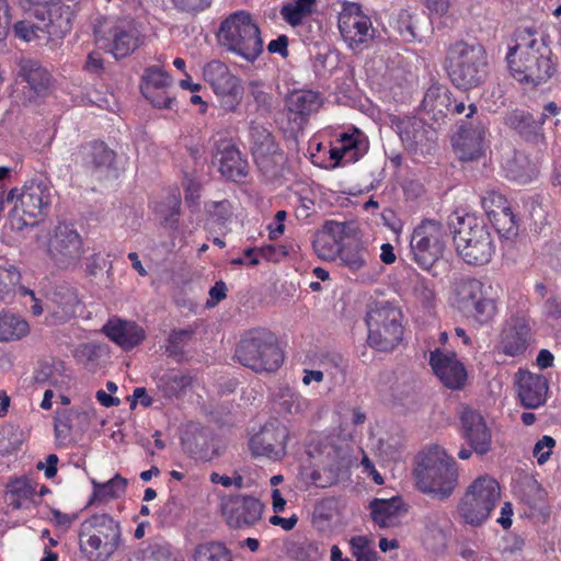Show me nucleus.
Wrapping results in <instances>:
<instances>
[{
  "instance_id": "f257e3e1",
  "label": "nucleus",
  "mask_w": 561,
  "mask_h": 561,
  "mask_svg": "<svg viewBox=\"0 0 561 561\" xmlns=\"http://www.w3.org/2000/svg\"><path fill=\"white\" fill-rule=\"evenodd\" d=\"M551 49L545 36L530 28L515 32L506 60L512 76L522 83L538 85L553 73Z\"/></svg>"
},
{
  "instance_id": "f03ea898",
  "label": "nucleus",
  "mask_w": 561,
  "mask_h": 561,
  "mask_svg": "<svg viewBox=\"0 0 561 561\" xmlns=\"http://www.w3.org/2000/svg\"><path fill=\"white\" fill-rule=\"evenodd\" d=\"M414 477L421 492L446 499L457 485L456 461L440 446H427L417 455Z\"/></svg>"
},
{
  "instance_id": "7ed1b4c3",
  "label": "nucleus",
  "mask_w": 561,
  "mask_h": 561,
  "mask_svg": "<svg viewBox=\"0 0 561 561\" xmlns=\"http://www.w3.org/2000/svg\"><path fill=\"white\" fill-rule=\"evenodd\" d=\"M32 16L14 24V35L24 42L48 43L64 38L71 31L75 10L57 1L51 5L34 8Z\"/></svg>"
},
{
  "instance_id": "20e7f679",
  "label": "nucleus",
  "mask_w": 561,
  "mask_h": 561,
  "mask_svg": "<svg viewBox=\"0 0 561 561\" xmlns=\"http://www.w3.org/2000/svg\"><path fill=\"white\" fill-rule=\"evenodd\" d=\"M448 225L454 234L456 251L466 263L483 265L490 262L495 244L482 220L472 214L455 213L449 217Z\"/></svg>"
},
{
  "instance_id": "39448f33",
  "label": "nucleus",
  "mask_w": 561,
  "mask_h": 561,
  "mask_svg": "<svg viewBox=\"0 0 561 561\" xmlns=\"http://www.w3.org/2000/svg\"><path fill=\"white\" fill-rule=\"evenodd\" d=\"M121 539V525L110 514H93L81 524L79 546L88 561H108L117 551Z\"/></svg>"
},
{
  "instance_id": "423d86ee",
  "label": "nucleus",
  "mask_w": 561,
  "mask_h": 561,
  "mask_svg": "<svg viewBox=\"0 0 561 561\" xmlns=\"http://www.w3.org/2000/svg\"><path fill=\"white\" fill-rule=\"evenodd\" d=\"M218 39L228 51L249 62H254L263 51L259 25L244 11L230 14L221 22Z\"/></svg>"
},
{
  "instance_id": "0eeeda50",
  "label": "nucleus",
  "mask_w": 561,
  "mask_h": 561,
  "mask_svg": "<svg viewBox=\"0 0 561 561\" xmlns=\"http://www.w3.org/2000/svg\"><path fill=\"white\" fill-rule=\"evenodd\" d=\"M447 62L449 78L457 88L474 89L485 78L486 53L479 43H455L448 49Z\"/></svg>"
},
{
  "instance_id": "6e6552de",
  "label": "nucleus",
  "mask_w": 561,
  "mask_h": 561,
  "mask_svg": "<svg viewBox=\"0 0 561 561\" xmlns=\"http://www.w3.org/2000/svg\"><path fill=\"white\" fill-rule=\"evenodd\" d=\"M95 44L116 59L134 53L142 42V35L134 19L102 16L94 24Z\"/></svg>"
},
{
  "instance_id": "1a4fd4ad",
  "label": "nucleus",
  "mask_w": 561,
  "mask_h": 561,
  "mask_svg": "<svg viewBox=\"0 0 561 561\" xmlns=\"http://www.w3.org/2000/svg\"><path fill=\"white\" fill-rule=\"evenodd\" d=\"M238 362L256 373L277 370L284 356L276 336L264 329H253L242 336L237 350Z\"/></svg>"
},
{
  "instance_id": "9d476101",
  "label": "nucleus",
  "mask_w": 561,
  "mask_h": 561,
  "mask_svg": "<svg viewBox=\"0 0 561 561\" xmlns=\"http://www.w3.org/2000/svg\"><path fill=\"white\" fill-rule=\"evenodd\" d=\"M501 500V486L491 476L474 479L466 489L458 504L461 520L478 527L484 524Z\"/></svg>"
},
{
  "instance_id": "9b49d317",
  "label": "nucleus",
  "mask_w": 561,
  "mask_h": 561,
  "mask_svg": "<svg viewBox=\"0 0 561 561\" xmlns=\"http://www.w3.org/2000/svg\"><path fill=\"white\" fill-rule=\"evenodd\" d=\"M368 344L380 352L392 351L402 340L401 310L389 301H379L370 307L366 316Z\"/></svg>"
},
{
  "instance_id": "f8f14e48",
  "label": "nucleus",
  "mask_w": 561,
  "mask_h": 561,
  "mask_svg": "<svg viewBox=\"0 0 561 561\" xmlns=\"http://www.w3.org/2000/svg\"><path fill=\"white\" fill-rule=\"evenodd\" d=\"M391 127L404 150L414 158L432 154L437 146V131L423 118L411 115H392Z\"/></svg>"
},
{
  "instance_id": "ddd939ff",
  "label": "nucleus",
  "mask_w": 561,
  "mask_h": 561,
  "mask_svg": "<svg viewBox=\"0 0 561 561\" xmlns=\"http://www.w3.org/2000/svg\"><path fill=\"white\" fill-rule=\"evenodd\" d=\"M446 231L433 219L423 220L410 240L413 261L423 270H430L442 256L445 249Z\"/></svg>"
},
{
  "instance_id": "4468645a",
  "label": "nucleus",
  "mask_w": 561,
  "mask_h": 561,
  "mask_svg": "<svg viewBox=\"0 0 561 561\" xmlns=\"http://www.w3.org/2000/svg\"><path fill=\"white\" fill-rule=\"evenodd\" d=\"M203 76L216 95L220 107L228 113L236 112L243 96L240 79L219 60L207 62L204 66Z\"/></svg>"
},
{
  "instance_id": "2eb2a0df",
  "label": "nucleus",
  "mask_w": 561,
  "mask_h": 561,
  "mask_svg": "<svg viewBox=\"0 0 561 561\" xmlns=\"http://www.w3.org/2000/svg\"><path fill=\"white\" fill-rule=\"evenodd\" d=\"M339 31L344 43L354 51H360L374 38L370 18L356 2L345 1L339 12Z\"/></svg>"
},
{
  "instance_id": "dca6fc26",
  "label": "nucleus",
  "mask_w": 561,
  "mask_h": 561,
  "mask_svg": "<svg viewBox=\"0 0 561 561\" xmlns=\"http://www.w3.org/2000/svg\"><path fill=\"white\" fill-rule=\"evenodd\" d=\"M83 253L79 232L71 225H58L48 241V255L54 265L61 270L75 268Z\"/></svg>"
},
{
  "instance_id": "f3484780",
  "label": "nucleus",
  "mask_w": 561,
  "mask_h": 561,
  "mask_svg": "<svg viewBox=\"0 0 561 561\" xmlns=\"http://www.w3.org/2000/svg\"><path fill=\"white\" fill-rule=\"evenodd\" d=\"M251 151L257 168L267 176H275L284 162V156L271 131L262 125L251 123L249 129Z\"/></svg>"
},
{
  "instance_id": "a211bd4d",
  "label": "nucleus",
  "mask_w": 561,
  "mask_h": 561,
  "mask_svg": "<svg viewBox=\"0 0 561 561\" xmlns=\"http://www.w3.org/2000/svg\"><path fill=\"white\" fill-rule=\"evenodd\" d=\"M18 201L25 216L38 218L43 216L51 204V190L49 185L39 179L27 180L21 190L9 191L5 202Z\"/></svg>"
},
{
  "instance_id": "6ab92c4d",
  "label": "nucleus",
  "mask_w": 561,
  "mask_h": 561,
  "mask_svg": "<svg viewBox=\"0 0 561 561\" xmlns=\"http://www.w3.org/2000/svg\"><path fill=\"white\" fill-rule=\"evenodd\" d=\"M287 439V427L277 420H271L250 438L249 448L254 457L279 460L286 454Z\"/></svg>"
},
{
  "instance_id": "aec40b11",
  "label": "nucleus",
  "mask_w": 561,
  "mask_h": 561,
  "mask_svg": "<svg viewBox=\"0 0 561 561\" xmlns=\"http://www.w3.org/2000/svg\"><path fill=\"white\" fill-rule=\"evenodd\" d=\"M489 122L486 117L478 116L474 121L460 126L454 147L463 161L478 159L484 152L486 137L489 135Z\"/></svg>"
},
{
  "instance_id": "412c9836",
  "label": "nucleus",
  "mask_w": 561,
  "mask_h": 561,
  "mask_svg": "<svg viewBox=\"0 0 561 561\" xmlns=\"http://www.w3.org/2000/svg\"><path fill=\"white\" fill-rule=\"evenodd\" d=\"M262 512V503L249 495L231 496L222 504V514L227 523L236 528L255 524L261 518Z\"/></svg>"
},
{
  "instance_id": "4be33fe9",
  "label": "nucleus",
  "mask_w": 561,
  "mask_h": 561,
  "mask_svg": "<svg viewBox=\"0 0 561 561\" xmlns=\"http://www.w3.org/2000/svg\"><path fill=\"white\" fill-rule=\"evenodd\" d=\"M530 327L524 316L508 319L501 332V350L507 356H518L526 352L529 345Z\"/></svg>"
},
{
  "instance_id": "5701e85b",
  "label": "nucleus",
  "mask_w": 561,
  "mask_h": 561,
  "mask_svg": "<svg viewBox=\"0 0 561 561\" xmlns=\"http://www.w3.org/2000/svg\"><path fill=\"white\" fill-rule=\"evenodd\" d=\"M102 332L124 351L138 346L146 337L142 327L131 320L113 316L103 325Z\"/></svg>"
},
{
  "instance_id": "b1692460",
  "label": "nucleus",
  "mask_w": 561,
  "mask_h": 561,
  "mask_svg": "<svg viewBox=\"0 0 561 561\" xmlns=\"http://www.w3.org/2000/svg\"><path fill=\"white\" fill-rule=\"evenodd\" d=\"M463 438L473 451L486 454L491 448V431L483 416L474 410L465 409L460 416Z\"/></svg>"
},
{
  "instance_id": "393cba45",
  "label": "nucleus",
  "mask_w": 561,
  "mask_h": 561,
  "mask_svg": "<svg viewBox=\"0 0 561 561\" xmlns=\"http://www.w3.org/2000/svg\"><path fill=\"white\" fill-rule=\"evenodd\" d=\"M77 159H81L83 165L88 168L93 175L101 179L112 173L115 152L104 142L93 141L80 148Z\"/></svg>"
},
{
  "instance_id": "a878e982",
  "label": "nucleus",
  "mask_w": 561,
  "mask_h": 561,
  "mask_svg": "<svg viewBox=\"0 0 561 561\" xmlns=\"http://www.w3.org/2000/svg\"><path fill=\"white\" fill-rule=\"evenodd\" d=\"M430 363L444 386H463L467 370L455 353L436 350L431 353Z\"/></svg>"
},
{
  "instance_id": "bb28decb",
  "label": "nucleus",
  "mask_w": 561,
  "mask_h": 561,
  "mask_svg": "<svg viewBox=\"0 0 561 561\" xmlns=\"http://www.w3.org/2000/svg\"><path fill=\"white\" fill-rule=\"evenodd\" d=\"M368 145L359 130L341 134L330 149V158L334 165H345L358 161L367 151Z\"/></svg>"
},
{
  "instance_id": "cd10ccee",
  "label": "nucleus",
  "mask_w": 561,
  "mask_h": 561,
  "mask_svg": "<svg viewBox=\"0 0 561 561\" xmlns=\"http://www.w3.org/2000/svg\"><path fill=\"white\" fill-rule=\"evenodd\" d=\"M215 161L222 176L239 181L248 174V162L242 159L240 151L229 142H222L217 150Z\"/></svg>"
},
{
  "instance_id": "c85d7f7f",
  "label": "nucleus",
  "mask_w": 561,
  "mask_h": 561,
  "mask_svg": "<svg viewBox=\"0 0 561 561\" xmlns=\"http://www.w3.org/2000/svg\"><path fill=\"white\" fill-rule=\"evenodd\" d=\"M482 207L490 221L497 230L511 232L515 227V216L507 206L505 197L496 192H489L482 197Z\"/></svg>"
},
{
  "instance_id": "c756f323",
  "label": "nucleus",
  "mask_w": 561,
  "mask_h": 561,
  "mask_svg": "<svg viewBox=\"0 0 561 561\" xmlns=\"http://www.w3.org/2000/svg\"><path fill=\"white\" fill-rule=\"evenodd\" d=\"M18 77L26 82L30 89L28 101L44 95L48 90L50 76L36 60L22 59L19 64Z\"/></svg>"
},
{
  "instance_id": "7c9ffc66",
  "label": "nucleus",
  "mask_w": 561,
  "mask_h": 561,
  "mask_svg": "<svg viewBox=\"0 0 561 561\" xmlns=\"http://www.w3.org/2000/svg\"><path fill=\"white\" fill-rule=\"evenodd\" d=\"M422 108L435 122L443 121L451 110V93L444 85L432 84L424 94Z\"/></svg>"
},
{
  "instance_id": "2f4dec72",
  "label": "nucleus",
  "mask_w": 561,
  "mask_h": 561,
  "mask_svg": "<svg viewBox=\"0 0 561 561\" xmlns=\"http://www.w3.org/2000/svg\"><path fill=\"white\" fill-rule=\"evenodd\" d=\"M370 515L375 524L380 528H389L398 524L402 513L400 497L374 499L370 504Z\"/></svg>"
},
{
  "instance_id": "473e14b6",
  "label": "nucleus",
  "mask_w": 561,
  "mask_h": 561,
  "mask_svg": "<svg viewBox=\"0 0 561 561\" xmlns=\"http://www.w3.org/2000/svg\"><path fill=\"white\" fill-rule=\"evenodd\" d=\"M213 440L211 433L204 427L191 425L181 437V444L185 453L192 457L210 459L209 447Z\"/></svg>"
},
{
  "instance_id": "72a5a7b5",
  "label": "nucleus",
  "mask_w": 561,
  "mask_h": 561,
  "mask_svg": "<svg viewBox=\"0 0 561 561\" xmlns=\"http://www.w3.org/2000/svg\"><path fill=\"white\" fill-rule=\"evenodd\" d=\"M33 381L36 385L62 386L69 381L67 368L61 360L38 362L33 371Z\"/></svg>"
},
{
  "instance_id": "f704fd0d",
  "label": "nucleus",
  "mask_w": 561,
  "mask_h": 561,
  "mask_svg": "<svg viewBox=\"0 0 561 561\" xmlns=\"http://www.w3.org/2000/svg\"><path fill=\"white\" fill-rule=\"evenodd\" d=\"M36 489L30 480L19 479L11 484L7 502L13 510L32 511L36 506Z\"/></svg>"
},
{
  "instance_id": "c9c22d12",
  "label": "nucleus",
  "mask_w": 561,
  "mask_h": 561,
  "mask_svg": "<svg viewBox=\"0 0 561 561\" xmlns=\"http://www.w3.org/2000/svg\"><path fill=\"white\" fill-rule=\"evenodd\" d=\"M322 102L321 95L316 91L296 90L287 96L286 105L289 112L304 117L318 112Z\"/></svg>"
},
{
  "instance_id": "e433bc0d",
  "label": "nucleus",
  "mask_w": 561,
  "mask_h": 561,
  "mask_svg": "<svg viewBox=\"0 0 561 561\" xmlns=\"http://www.w3.org/2000/svg\"><path fill=\"white\" fill-rule=\"evenodd\" d=\"M456 304L459 310L468 311L474 302L482 299L488 291L482 282L476 278H462L455 286Z\"/></svg>"
},
{
  "instance_id": "4c0bfd02",
  "label": "nucleus",
  "mask_w": 561,
  "mask_h": 561,
  "mask_svg": "<svg viewBox=\"0 0 561 561\" xmlns=\"http://www.w3.org/2000/svg\"><path fill=\"white\" fill-rule=\"evenodd\" d=\"M93 492L89 501V505L95 503H105L111 500L118 499L124 495L127 486V480L119 474H115L108 481L101 483L96 480H91Z\"/></svg>"
},
{
  "instance_id": "58836bf2",
  "label": "nucleus",
  "mask_w": 561,
  "mask_h": 561,
  "mask_svg": "<svg viewBox=\"0 0 561 561\" xmlns=\"http://www.w3.org/2000/svg\"><path fill=\"white\" fill-rule=\"evenodd\" d=\"M30 332L28 323L19 314L3 311L0 312V341H18Z\"/></svg>"
},
{
  "instance_id": "ea45409f",
  "label": "nucleus",
  "mask_w": 561,
  "mask_h": 561,
  "mask_svg": "<svg viewBox=\"0 0 561 561\" xmlns=\"http://www.w3.org/2000/svg\"><path fill=\"white\" fill-rule=\"evenodd\" d=\"M503 169L510 180L522 184L530 182L536 176V168L529 159L523 153H515L513 158L507 159Z\"/></svg>"
},
{
  "instance_id": "a19ab883",
  "label": "nucleus",
  "mask_w": 561,
  "mask_h": 561,
  "mask_svg": "<svg viewBox=\"0 0 561 561\" xmlns=\"http://www.w3.org/2000/svg\"><path fill=\"white\" fill-rule=\"evenodd\" d=\"M56 310L53 314L58 321H67L73 317L79 307L80 300L77 293L72 288L61 287L55 293Z\"/></svg>"
},
{
  "instance_id": "79ce46f5",
  "label": "nucleus",
  "mask_w": 561,
  "mask_h": 561,
  "mask_svg": "<svg viewBox=\"0 0 561 561\" xmlns=\"http://www.w3.org/2000/svg\"><path fill=\"white\" fill-rule=\"evenodd\" d=\"M73 356L88 368H94L108 358V347L96 342L82 343L76 347Z\"/></svg>"
},
{
  "instance_id": "37998d69",
  "label": "nucleus",
  "mask_w": 561,
  "mask_h": 561,
  "mask_svg": "<svg viewBox=\"0 0 561 561\" xmlns=\"http://www.w3.org/2000/svg\"><path fill=\"white\" fill-rule=\"evenodd\" d=\"M191 561H233L231 551L220 541L198 543L192 551Z\"/></svg>"
},
{
  "instance_id": "c03bdc74",
  "label": "nucleus",
  "mask_w": 561,
  "mask_h": 561,
  "mask_svg": "<svg viewBox=\"0 0 561 561\" xmlns=\"http://www.w3.org/2000/svg\"><path fill=\"white\" fill-rule=\"evenodd\" d=\"M316 0H289L280 9V15L291 26L300 25L313 9Z\"/></svg>"
},
{
  "instance_id": "a18cd8bd",
  "label": "nucleus",
  "mask_w": 561,
  "mask_h": 561,
  "mask_svg": "<svg viewBox=\"0 0 561 561\" xmlns=\"http://www.w3.org/2000/svg\"><path fill=\"white\" fill-rule=\"evenodd\" d=\"M505 124L526 137L535 135L539 129V124L534 121L533 116L522 110L510 112L505 117Z\"/></svg>"
},
{
  "instance_id": "49530a36",
  "label": "nucleus",
  "mask_w": 561,
  "mask_h": 561,
  "mask_svg": "<svg viewBox=\"0 0 561 561\" xmlns=\"http://www.w3.org/2000/svg\"><path fill=\"white\" fill-rule=\"evenodd\" d=\"M170 83L171 78L167 72L156 66L148 67L142 76L141 93L151 94V91L168 88Z\"/></svg>"
},
{
  "instance_id": "de8ad7c7",
  "label": "nucleus",
  "mask_w": 561,
  "mask_h": 561,
  "mask_svg": "<svg viewBox=\"0 0 561 561\" xmlns=\"http://www.w3.org/2000/svg\"><path fill=\"white\" fill-rule=\"evenodd\" d=\"M339 256L343 265L347 266L353 272H357L366 265L369 259V252L365 247L356 244L354 247L342 248Z\"/></svg>"
},
{
  "instance_id": "09e8293b",
  "label": "nucleus",
  "mask_w": 561,
  "mask_h": 561,
  "mask_svg": "<svg viewBox=\"0 0 561 561\" xmlns=\"http://www.w3.org/2000/svg\"><path fill=\"white\" fill-rule=\"evenodd\" d=\"M524 500L529 506L531 514H539L543 516L548 514L547 493L536 481L527 485V492Z\"/></svg>"
},
{
  "instance_id": "8fccbe9b",
  "label": "nucleus",
  "mask_w": 561,
  "mask_h": 561,
  "mask_svg": "<svg viewBox=\"0 0 561 561\" xmlns=\"http://www.w3.org/2000/svg\"><path fill=\"white\" fill-rule=\"evenodd\" d=\"M312 245L318 257L324 261L335 260L342 250L335 241L321 230L316 234Z\"/></svg>"
},
{
  "instance_id": "3c124183",
  "label": "nucleus",
  "mask_w": 561,
  "mask_h": 561,
  "mask_svg": "<svg viewBox=\"0 0 561 561\" xmlns=\"http://www.w3.org/2000/svg\"><path fill=\"white\" fill-rule=\"evenodd\" d=\"M496 311L495 300L486 294L482 299L469 307L468 311H463V313L473 317L479 323H488L494 318Z\"/></svg>"
},
{
  "instance_id": "603ef678",
  "label": "nucleus",
  "mask_w": 561,
  "mask_h": 561,
  "mask_svg": "<svg viewBox=\"0 0 561 561\" xmlns=\"http://www.w3.org/2000/svg\"><path fill=\"white\" fill-rule=\"evenodd\" d=\"M205 211L216 225L226 226L232 218L233 207L227 199L211 201L205 204Z\"/></svg>"
},
{
  "instance_id": "864d4df0",
  "label": "nucleus",
  "mask_w": 561,
  "mask_h": 561,
  "mask_svg": "<svg viewBox=\"0 0 561 561\" xmlns=\"http://www.w3.org/2000/svg\"><path fill=\"white\" fill-rule=\"evenodd\" d=\"M277 400L275 404L287 413H298L304 411L305 402L300 400L293 388H278Z\"/></svg>"
},
{
  "instance_id": "5fc2aeb1",
  "label": "nucleus",
  "mask_w": 561,
  "mask_h": 561,
  "mask_svg": "<svg viewBox=\"0 0 561 561\" xmlns=\"http://www.w3.org/2000/svg\"><path fill=\"white\" fill-rule=\"evenodd\" d=\"M548 388H518V399L526 409H537L547 400Z\"/></svg>"
},
{
  "instance_id": "6e6d98bb",
  "label": "nucleus",
  "mask_w": 561,
  "mask_h": 561,
  "mask_svg": "<svg viewBox=\"0 0 561 561\" xmlns=\"http://www.w3.org/2000/svg\"><path fill=\"white\" fill-rule=\"evenodd\" d=\"M21 274L13 265L0 266V300L10 294L20 283Z\"/></svg>"
},
{
  "instance_id": "4d7b16f0",
  "label": "nucleus",
  "mask_w": 561,
  "mask_h": 561,
  "mask_svg": "<svg viewBox=\"0 0 561 561\" xmlns=\"http://www.w3.org/2000/svg\"><path fill=\"white\" fill-rule=\"evenodd\" d=\"M352 554L356 561H377V552L370 549L369 540L365 536H355L350 540Z\"/></svg>"
},
{
  "instance_id": "13d9d810",
  "label": "nucleus",
  "mask_w": 561,
  "mask_h": 561,
  "mask_svg": "<svg viewBox=\"0 0 561 561\" xmlns=\"http://www.w3.org/2000/svg\"><path fill=\"white\" fill-rule=\"evenodd\" d=\"M249 94L253 98L257 105V110L268 113L272 108V96L265 91L264 83L259 80L249 82Z\"/></svg>"
},
{
  "instance_id": "bf43d9fd",
  "label": "nucleus",
  "mask_w": 561,
  "mask_h": 561,
  "mask_svg": "<svg viewBox=\"0 0 561 561\" xmlns=\"http://www.w3.org/2000/svg\"><path fill=\"white\" fill-rule=\"evenodd\" d=\"M193 331L188 329L173 330L168 339L167 351L169 354L178 356L182 353L183 347L192 339Z\"/></svg>"
},
{
  "instance_id": "052dcab7",
  "label": "nucleus",
  "mask_w": 561,
  "mask_h": 561,
  "mask_svg": "<svg viewBox=\"0 0 561 561\" xmlns=\"http://www.w3.org/2000/svg\"><path fill=\"white\" fill-rule=\"evenodd\" d=\"M351 230L352 228L348 224L334 220L327 221L321 229V231L335 241L340 248H342V243L344 239L348 237Z\"/></svg>"
},
{
  "instance_id": "680f3d73",
  "label": "nucleus",
  "mask_w": 561,
  "mask_h": 561,
  "mask_svg": "<svg viewBox=\"0 0 561 561\" xmlns=\"http://www.w3.org/2000/svg\"><path fill=\"white\" fill-rule=\"evenodd\" d=\"M423 524L434 537L440 536L448 525V518L443 512H431L423 518Z\"/></svg>"
},
{
  "instance_id": "e2e57ef3",
  "label": "nucleus",
  "mask_w": 561,
  "mask_h": 561,
  "mask_svg": "<svg viewBox=\"0 0 561 561\" xmlns=\"http://www.w3.org/2000/svg\"><path fill=\"white\" fill-rule=\"evenodd\" d=\"M556 446V440L548 435L539 439L534 447L533 454L539 465H543L549 459Z\"/></svg>"
},
{
  "instance_id": "0e129e2a",
  "label": "nucleus",
  "mask_w": 561,
  "mask_h": 561,
  "mask_svg": "<svg viewBox=\"0 0 561 561\" xmlns=\"http://www.w3.org/2000/svg\"><path fill=\"white\" fill-rule=\"evenodd\" d=\"M154 107L172 108L174 98L168 92V88L151 91V94H142Z\"/></svg>"
},
{
  "instance_id": "69168bd1",
  "label": "nucleus",
  "mask_w": 561,
  "mask_h": 561,
  "mask_svg": "<svg viewBox=\"0 0 561 561\" xmlns=\"http://www.w3.org/2000/svg\"><path fill=\"white\" fill-rule=\"evenodd\" d=\"M55 436L56 439L59 442H65L71 431V420L66 413H57L55 417V425H54Z\"/></svg>"
},
{
  "instance_id": "338daca9",
  "label": "nucleus",
  "mask_w": 561,
  "mask_h": 561,
  "mask_svg": "<svg viewBox=\"0 0 561 561\" xmlns=\"http://www.w3.org/2000/svg\"><path fill=\"white\" fill-rule=\"evenodd\" d=\"M77 514L62 513L57 508L50 510V522L59 529L67 531L77 519Z\"/></svg>"
},
{
  "instance_id": "774afa93",
  "label": "nucleus",
  "mask_w": 561,
  "mask_h": 561,
  "mask_svg": "<svg viewBox=\"0 0 561 561\" xmlns=\"http://www.w3.org/2000/svg\"><path fill=\"white\" fill-rule=\"evenodd\" d=\"M160 381L164 383V386H192L193 378L188 375H184L180 370L172 369L165 376L161 377Z\"/></svg>"
}]
</instances>
